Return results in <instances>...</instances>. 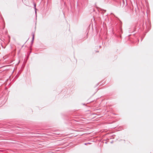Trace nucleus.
<instances>
[{"label":"nucleus","instance_id":"f257e3e1","mask_svg":"<svg viewBox=\"0 0 153 153\" xmlns=\"http://www.w3.org/2000/svg\"><path fill=\"white\" fill-rule=\"evenodd\" d=\"M34 38V33H33L32 34V39L31 41V42L32 43L33 42Z\"/></svg>","mask_w":153,"mask_h":153},{"label":"nucleus","instance_id":"f03ea898","mask_svg":"<svg viewBox=\"0 0 153 153\" xmlns=\"http://www.w3.org/2000/svg\"><path fill=\"white\" fill-rule=\"evenodd\" d=\"M34 9L35 10V13L36 14V10H37V9L36 8V4H34Z\"/></svg>","mask_w":153,"mask_h":153}]
</instances>
